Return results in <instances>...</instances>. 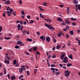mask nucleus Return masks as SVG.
<instances>
[{
  "label": "nucleus",
  "mask_w": 80,
  "mask_h": 80,
  "mask_svg": "<svg viewBox=\"0 0 80 80\" xmlns=\"http://www.w3.org/2000/svg\"><path fill=\"white\" fill-rule=\"evenodd\" d=\"M45 25L46 27H48V28L50 30L52 29V30H54L55 29V28L53 27V26H51L48 23H45Z\"/></svg>",
  "instance_id": "f257e3e1"
},
{
  "label": "nucleus",
  "mask_w": 80,
  "mask_h": 80,
  "mask_svg": "<svg viewBox=\"0 0 80 80\" xmlns=\"http://www.w3.org/2000/svg\"><path fill=\"white\" fill-rule=\"evenodd\" d=\"M20 23L21 24V25H22L23 24L22 21H21L20 22Z\"/></svg>",
  "instance_id": "338daca9"
},
{
  "label": "nucleus",
  "mask_w": 80,
  "mask_h": 80,
  "mask_svg": "<svg viewBox=\"0 0 80 80\" xmlns=\"http://www.w3.org/2000/svg\"><path fill=\"white\" fill-rule=\"evenodd\" d=\"M36 54H38V55H40V53L38 51L36 52Z\"/></svg>",
  "instance_id": "8fccbe9b"
},
{
  "label": "nucleus",
  "mask_w": 80,
  "mask_h": 80,
  "mask_svg": "<svg viewBox=\"0 0 80 80\" xmlns=\"http://www.w3.org/2000/svg\"><path fill=\"white\" fill-rule=\"evenodd\" d=\"M60 72H56V76L59 75L60 74Z\"/></svg>",
  "instance_id": "c756f323"
},
{
  "label": "nucleus",
  "mask_w": 80,
  "mask_h": 80,
  "mask_svg": "<svg viewBox=\"0 0 80 80\" xmlns=\"http://www.w3.org/2000/svg\"><path fill=\"white\" fill-rule=\"evenodd\" d=\"M32 41V40L31 39H30V38H28L27 39V41H29V42H31Z\"/></svg>",
  "instance_id": "5701e85b"
},
{
  "label": "nucleus",
  "mask_w": 80,
  "mask_h": 80,
  "mask_svg": "<svg viewBox=\"0 0 80 80\" xmlns=\"http://www.w3.org/2000/svg\"><path fill=\"white\" fill-rule=\"evenodd\" d=\"M35 21L34 20H31V21H30V24H32Z\"/></svg>",
  "instance_id": "72a5a7b5"
},
{
  "label": "nucleus",
  "mask_w": 80,
  "mask_h": 80,
  "mask_svg": "<svg viewBox=\"0 0 80 80\" xmlns=\"http://www.w3.org/2000/svg\"><path fill=\"white\" fill-rule=\"evenodd\" d=\"M13 64L15 65L17 63V62L16 60H14L13 62Z\"/></svg>",
  "instance_id": "2eb2a0df"
},
{
  "label": "nucleus",
  "mask_w": 80,
  "mask_h": 80,
  "mask_svg": "<svg viewBox=\"0 0 80 80\" xmlns=\"http://www.w3.org/2000/svg\"><path fill=\"white\" fill-rule=\"evenodd\" d=\"M12 14L14 15V16H16V14L15 13V12H13H13L12 13Z\"/></svg>",
  "instance_id": "ea45409f"
},
{
  "label": "nucleus",
  "mask_w": 80,
  "mask_h": 80,
  "mask_svg": "<svg viewBox=\"0 0 80 80\" xmlns=\"http://www.w3.org/2000/svg\"><path fill=\"white\" fill-rule=\"evenodd\" d=\"M5 39L6 40H9L11 39V38L10 37H9V38L5 37Z\"/></svg>",
  "instance_id": "c9c22d12"
},
{
  "label": "nucleus",
  "mask_w": 80,
  "mask_h": 80,
  "mask_svg": "<svg viewBox=\"0 0 80 80\" xmlns=\"http://www.w3.org/2000/svg\"><path fill=\"white\" fill-rule=\"evenodd\" d=\"M16 67H19V64L17 63L16 64Z\"/></svg>",
  "instance_id": "de8ad7c7"
},
{
  "label": "nucleus",
  "mask_w": 80,
  "mask_h": 80,
  "mask_svg": "<svg viewBox=\"0 0 80 80\" xmlns=\"http://www.w3.org/2000/svg\"><path fill=\"white\" fill-rule=\"evenodd\" d=\"M59 6L61 8H62L63 7L64 5H59Z\"/></svg>",
  "instance_id": "4d7b16f0"
},
{
  "label": "nucleus",
  "mask_w": 80,
  "mask_h": 80,
  "mask_svg": "<svg viewBox=\"0 0 80 80\" xmlns=\"http://www.w3.org/2000/svg\"><path fill=\"white\" fill-rule=\"evenodd\" d=\"M11 79L12 80H14L16 79V78L14 76H12L11 77Z\"/></svg>",
  "instance_id": "dca6fc26"
},
{
  "label": "nucleus",
  "mask_w": 80,
  "mask_h": 80,
  "mask_svg": "<svg viewBox=\"0 0 80 80\" xmlns=\"http://www.w3.org/2000/svg\"><path fill=\"white\" fill-rule=\"evenodd\" d=\"M6 57L8 60H10L11 59V58H9V57L8 56H6Z\"/></svg>",
  "instance_id": "cd10ccee"
},
{
  "label": "nucleus",
  "mask_w": 80,
  "mask_h": 80,
  "mask_svg": "<svg viewBox=\"0 0 80 80\" xmlns=\"http://www.w3.org/2000/svg\"><path fill=\"white\" fill-rule=\"evenodd\" d=\"M11 52V53H9V54L10 55H14V53L13 52V51H12Z\"/></svg>",
  "instance_id": "a878e982"
},
{
  "label": "nucleus",
  "mask_w": 80,
  "mask_h": 80,
  "mask_svg": "<svg viewBox=\"0 0 80 80\" xmlns=\"http://www.w3.org/2000/svg\"><path fill=\"white\" fill-rule=\"evenodd\" d=\"M72 65V64L71 63H68L67 64V66L68 67H70Z\"/></svg>",
  "instance_id": "f704fd0d"
},
{
  "label": "nucleus",
  "mask_w": 80,
  "mask_h": 80,
  "mask_svg": "<svg viewBox=\"0 0 80 80\" xmlns=\"http://www.w3.org/2000/svg\"><path fill=\"white\" fill-rule=\"evenodd\" d=\"M47 62L48 63V67H50V64L49 63V62Z\"/></svg>",
  "instance_id": "13d9d810"
},
{
  "label": "nucleus",
  "mask_w": 80,
  "mask_h": 80,
  "mask_svg": "<svg viewBox=\"0 0 80 80\" xmlns=\"http://www.w3.org/2000/svg\"><path fill=\"white\" fill-rule=\"evenodd\" d=\"M58 36L59 37H61V35H60V34H59V33L58 34Z\"/></svg>",
  "instance_id": "0e129e2a"
},
{
  "label": "nucleus",
  "mask_w": 80,
  "mask_h": 80,
  "mask_svg": "<svg viewBox=\"0 0 80 80\" xmlns=\"http://www.w3.org/2000/svg\"><path fill=\"white\" fill-rule=\"evenodd\" d=\"M69 32L70 34L72 35L73 34V30H72V31H70Z\"/></svg>",
  "instance_id": "412c9836"
},
{
  "label": "nucleus",
  "mask_w": 80,
  "mask_h": 80,
  "mask_svg": "<svg viewBox=\"0 0 80 80\" xmlns=\"http://www.w3.org/2000/svg\"><path fill=\"white\" fill-rule=\"evenodd\" d=\"M71 20H72V21H74V20H77V19L76 18H71Z\"/></svg>",
  "instance_id": "c85d7f7f"
},
{
  "label": "nucleus",
  "mask_w": 80,
  "mask_h": 80,
  "mask_svg": "<svg viewBox=\"0 0 80 80\" xmlns=\"http://www.w3.org/2000/svg\"><path fill=\"white\" fill-rule=\"evenodd\" d=\"M55 47H54L53 48H52V50L53 51H54L55 50Z\"/></svg>",
  "instance_id": "680f3d73"
},
{
  "label": "nucleus",
  "mask_w": 80,
  "mask_h": 80,
  "mask_svg": "<svg viewBox=\"0 0 80 80\" xmlns=\"http://www.w3.org/2000/svg\"><path fill=\"white\" fill-rule=\"evenodd\" d=\"M21 13L23 15L25 16V13H24V11L22 10V13Z\"/></svg>",
  "instance_id": "2f4dec72"
},
{
  "label": "nucleus",
  "mask_w": 80,
  "mask_h": 80,
  "mask_svg": "<svg viewBox=\"0 0 80 80\" xmlns=\"http://www.w3.org/2000/svg\"><path fill=\"white\" fill-rule=\"evenodd\" d=\"M65 56V54H63L61 56V59L62 60H63V58L64 57V56Z\"/></svg>",
  "instance_id": "9d476101"
},
{
  "label": "nucleus",
  "mask_w": 80,
  "mask_h": 80,
  "mask_svg": "<svg viewBox=\"0 0 80 80\" xmlns=\"http://www.w3.org/2000/svg\"><path fill=\"white\" fill-rule=\"evenodd\" d=\"M23 77V75H22L20 77H19V79H20L21 78Z\"/></svg>",
  "instance_id": "a18cd8bd"
},
{
  "label": "nucleus",
  "mask_w": 80,
  "mask_h": 80,
  "mask_svg": "<svg viewBox=\"0 0 80 80\" xmlns=\"http://www.w3.org/2000/svg\"><path fill=\"white\" fill-rule=\"evenodd\" d=\"M69 58H71V59L73 60V57H72V54H71L69 56Z\"/></svg>",
  "instance_id": "393cba45"
},
{
  "label": "nucleus",
  "mask_w": 80,
  "mask_h": 80,
  "mask_svg": "<svg viewBox=\"0 0 80 80\" xmlns=\"http://www.w3.org/2000/svg\"><path fill=\"white\" fill-rule=\"evenodd\" d=\"M65 73L66 74H65V77H67V76H69V74L70 73V71H68V70H66L65 71Z\"/></svg>",
  "instance_id": "f03ea898"
},
{
  "label": "nucleus",
  "mask_w": 80,
  "mask_h": 80,
  "mask_svg": "<svg viewBox=\"0 0 80 80\" xmlns=\"http://www.w3.org/2000/svg\"><path fill=\"white\" fill-rule=\"evenodd\" d=\"M8 79H10V75L9 74H8Z\"/></svg>",
  "instance_id": "5fc2aeb1"
},
{
  "label": "nucleus",
  "mask_w": 80,
  "mask_h": 80,
  "mask_svg": "<svg viewBox=\"0 0 80 80\" xmlns=\"http://www.w3.org/2000/svg\"><path fill=\"white\" fill-rule=\"evenodd\" d=\"M37 49V47L35 46V47H34V48H33V50L34 51H35Z\"/></svg>",
  "instance_id": "4be33fe9"
},
{
  "label": "nucleus",
  "mask_w": 80,
  "mask_h": 80,
  "mask_svg": "<svg viewBox=\"0 0 80 80\" xmlns=\"http://www.w3.org/2000/svg\"><path fill=\"white\" fill-rule=\"evenodd\" d=\"M22 44V42L20 40H18L17 42V43H16V44L17 45H18L19 44Z\"/></svg>",
  "instance_id": "0eeeda50"
},
{
  "label": "nucleus",
  "mask_w": 80,
  "mask_h": 80,
  "mask_svg": "<svg viewBox=\"0 0 80 80\" xmlns=\"http://www.w3.org/2000/svg\"><path fill=\"white\" fill-rule=\"evenodd\" d=\"M27 72L28 75H30V74L29 73V71H28Z\"/></svg>",
  "instance_id": "e2e57ef3"
},
{
  "label": "nucleus",
  "mask_w": 80,
  "mask_h": 80,
  "mask_svg": "<svg viewBox=\"0 0 80 80\" xmlns=\"http://www.w3.org/2000/svg\"><path fill=\"white\" fill-rule=\"evenodd\" d=\"M68 20H65V22L66 23H67V22H68Z\"/></svg>",
  "instance_id": "bf43d9fd"
},
{
  "label": "nucleus",
  "mask_w": 80,
  "mask_h": 80,
  "mask_svg": "<svg viewBox=\"0 0 80 80\" xmlns=\"http://www.w3.org/2000/svg\"><path fill=\"white\" fill-rule=\"evenodd\" d=\"M5 60L4 61V62L6 63H7L8 64H9V61L8 60H7V59H6V58H4Z\"/></svg>",
  "instance_id": "20e7f679"
},
{
  "label": "nucleus",
  "mask_w": 80,
  "mask_h": 80,
  "mask_svg": "<svg viewBox=\"0 0 80 80\" xmlns=\"http://www.w3.org/2000/svg\"><path fill=\"white\" fill-rule=\"evenodd\" d=\"M27 18L28 19H30V15H28L27 17Z\"/></svg>",
  "instance_id": "3c124183"
},
{
  "label": "nucleus",
  "mask_w": 80,
  "mask_h": 80,
  "mask_svg": "<svg viewBox=\"0 0 80 80\" xmlns=\"http://www.w3.org/2000/svg\"><path fill=\"white\" fill-rule=\"evenodd\" d=\"M80 45V40L78 41V45Z\"/></svg>",
  "instance_id": "774afa93"
},
{
  "label": "nucleus",
  "mask_w": 80,
  "mask_h": 80,
  "mask_svg": "<svg viewBox=\"0 0 80 80\" xmlns=\"http://www.w3.org/2000/svg\"><path fill=\"white\" fill-rule=\"evenodd\" d=\"M9 11L11 14H12V12H14V10L13 8H10Z\"/></svg>",
  "instance_id": "ddd939ff"
},
{
  "label": "nucleus",
  "mask_w": 80,
  "mask_h": 80,
  "mask_svg": "<svg viewBox=\"0 0 80 80\" xmlns=\"http://www.w3.org/2000/svg\"><path fill=\"white\" fill-rule=\"evenodd\" d=\"M73 2L75 4H78V1H77L76 0H74L73 1Z\"/></svg>",
  "instance_id": "f3484780"
},
{
  "label": "nucleus",
  "mask_w": 80,
  "mask_h": 80,
  "mask_svg": "<svg viewBox=\"0 0 80 80\" xmlns=\"http://www.w3.org/2000/svg\"><path fill=\"white\" fill-rule=\"evenodd\" d=\"M66 29H67V30L69 29V26L67 25L66 26Z\"/></svg>",
  "instance_id": "a19ab883"
},
{
  "label": "nucleus",
  "mask_w": 80,
  "mask_h": 80,
  "mask_svg": "<svg viewBox=\"0 0 80 80\" xmlns=\"http://www.w3.org/2000/svg\"><path fill=\"white\" fill-rule=\"evenodd\" d=\"M23 26H21L20 28V29H21V31H22V30H23Z\"/></svg>",
  "instance_id": "58836bf2"
},
{
  "label": "nucleus",
  "mask_w": 80,
  "mask_h": 80,
  "mask_svg": "<svg viewBox=\"0 0 80 80\" xmlns=\"http://www.w3.org/2000/svg\"><path fill=\"white\" fill-rule=\"evenodd\" d=\"M7 13L8 17L11 16V13L9 12V11H7Z\"/></svg>",
  "instance_id": "1a4fd4ad"
},
{
  "label": "nucleus",
  "mask_w": 80,
  "mask_h": 80,
  "mask_svg": "<svg viewBox=\"0 0 80 80\" xmlns=\"http://www.w3.org/2000/svg\"><path fill=\"white\" fill-rule=\"evenodd\" d=\"M21 27V25H20V24H19L17 26V28H18V30H20V27Z\"/></svg>",
  "instance_id": "4468645a"
},
{
  "label": "nucleus",
  "mask_w": 80,
  "mask_h": 80,
  "mask_svg": "<svg viewBox=\"0 0 80 80\" xmlns=\"http://www.w3.org/2000/svg\"><path fill=\"white\" fill-rule=\"evenodd\" d=\"M57 20L59 22H62V19L61 18H58Z\"/></svg>",
  "instance_id": "9b49d317"
},
{
  "label": "nucleus",
  "mask_w": 80,
  "mask_h": 80,
  "mask_svg": "<svg viewBox=\"0 0 80 80\" xmlns=\"http://www.w3.org/2000/svg\"><path fill=\"white\" fill-rule=\"evenodd\" d=\"M10 2V1L9 0L7 1H6L5 3L6 4H8V5L9 4H10L11 3Z\"/></svg>",
  "instance_id": "a211bd4d"
},
{
  "label": "nucleus",
  "mask_w": 80,
  "mask_h": 80,
  "mask_svg": "<svg viewBox=\"0 0 80 80\" xmlns=\"http://www.w3.org/2000/svg\"><path fill=\"white\" fill-rule=\"evenodd\" d=\"M6 15H5V13H3L2 14V16L3 17H5Z\"/></svg>",
  "instance_id": "052dcab7"
},
{
  "label": "nucleus",
  "mask_w": 80,
  "mask_h": 80,
  "mask_svg": "<svg viewBox=\"0 0 80 80\" xmlns=\"http://www.w3.org/2000/svg\"><path fill=\"white\" fill-rule=\"evenodd\" d=\"M22 68L23 69V70H26V69L25 68V66H23V65L22 66Z\"/></svg>",
  "instance_id": "aec40b11"
},
{
  "label": "nucleus",
  "mask_w": 80,
  "mask_h": 80,
  "mask_svg": "<svg viewBox=\"0 0 80 80\" xmlns=\"http://www.w3.org/2000/svg\"><path fill=\"white\" fill-rule=\"evenodd\" d=\"M23 24H24V25H26V24H27V22H26V21H24L23 22Z\"/></svg>",
  "instance_id": "603ef678"
},
{
  "label": "nucleus",
  "mask_w": 80,
  "mask_h": 80,
  "mask_svg": "<svg viewBox=\"0 0 80 80\" xmlns=\"http://www.w3.org/2000/svg\"><path fill=\"white\" fill-rule=\"evenodd\" d=\"M73 26H75L76 25V23L75 22H73L72 24Z\"/></svg>",
  "instance_id": "37998d69"
},
{
  "label": "nucleus",
  "mask_w": 80,
  "mask_h": 80,
  "mask_svg": "<svg viewBox=\"0 0 80 80\" xmlns=\"http://www.w3.org/2000/svg\"><path fill=\"white\" fill-rule=\"evenodd\" d=\"M32 48H30V49H29L28 51H29V52H31V51H32Z\"/></svg>",
  "instance_id": "864d4df0"
},
{
  "label": "nucleus",
  "mask_w": 80,
  "mask_h": 80,
  "mask_svg": "<svg viewBox=\"0 0 80 80\" xmlns=\"http://www.w3.org/2000/svg\"><path fill=\"white\" fill-rule=\"evenodd\" d=\"M61 48V46L60 45H57V46L56 47V49H59Z\"/></svg>",
  "instance_id": "6ab92c4d"
},
{
  "label": "nucleus",
  "mask_w": 80,
  "mask_h": 80,
  "mask_svg": "<svg viewBox=\"0 0 80 80\" xmlns=\"http://www.w3.org/2000/svg\"><path fill=\"white\" fill-rule=\"evenodd\" d=\"M19 3L21 4H22V1L21 0H20L19 2Z\"/></svg>",
  "instance_id": "49530a36"
},
{
  "label": "nucleus",
  "mask_w": 80,
  "mask_h": 80,
  "mask_svg": "<svg viewBox=\"0 0 80 80\" xmlns=\"http://www.w3.org/2000/svg\"><path fill=\"white\" fill-rule=\"evenodd\" d=\"M67 57H65L64 59V60L63 61V62L66 63L68 62V59Z\"/></svg>",
  "instance_id": "7ed1b4c3"
},
{
  "label": "nucleus",
  "mask_w": 80,
  "mask_h": 80,
  "mask_svg": "<svg viewBox=\"0 0 80 80\" xmlns=\"http://www.w3.org/2000/svg\"><path fill=\"white\" fill-rule=\"evenodd\" d=\"M23 33V35H25V34H27V31L25 30L22 31Z\"/></svg>",
  "instance_id": "f8f14e48"
},
{
  "label": "nucleus",
  "mask_w": 80,
  "mask_h": 80,
  "mask_svg": "<svg viewBox=\"0 0 80 80\" xmlns=\"http://www.w3.org/2000/svg\"><path fill=\"white\" fill-rule=\"evenodd\" d=\"M46 40L48 42H49L50 41L51 39L49 36H47L46 38Z\"/></svg>",
  "instance_id": "423d86ee"
},
{
  "label": "nucleus",
  "mask_w": 80,
  "mask_h": 80,
  "mask_svg": "<svg viewBox=\"0 0 80 80\" xmlns=\"http://www.w3.org/2000/svg\"><path fill=\"white\" fill-rule=\"evenodd\" d=\"M40 16L42 18H44V17L41 13L40 14Z\"/></svg>",
  "instance_id": "b1692460"
},
{
  "label": "nucleus",
  "mask_w": 80,
  "mask_h": 80,
  "mask_svg": "<svg viewBox=\"0 0 80 80\" xmlns=\"http://www.w3.org/2000/svg\"><path fill=\"white\" fill-rule=\"evenodd\" d=\"M69 8L68 7V9H67V12L68 14H69Z\"/></svg>",
  "instance_id": "bb28decb"
},
{
  "label": "nucleus",
  "mask_w": 80,
  "mask_h": 80,
  "mask_svg": "<svg viewBox=\"0 0 80 80\" xmlns=\"http://www.w3.org/2000/svg\"><path fill=\"white\" fill-rule=\"evenodd\" d=\"M45 37H44V36H41L40 38V39H42L43 41H45Z\"/></svg>",
  "instance_id": "39448f33"
},
{
  "label": "nucleus",
  "mask_w": 80,
  "mask_h": 80,
  "mask_svg": "<svg viewBox=\"0 0 80 80\" xmlns=\"http://www.w3.org/2000/svg\"><path fill=\"white\" fill-rule=\"evenodd\" d=\"M51 70H52V71H53L54 70H55V68H51Z\"/></svg>",
  "instance_id": "69168bd1"
},
{
  "label": "nucleus",
  "mask_w": 80,
  "mask_h": 80,
  "mask_svg": "<svg viewBox=\"0 0 80 80\" xmlns=\"http://www.w3.org/2000/svg\"><path fill=\"white\" fill-rule=\"evenodd\" d=\"M19 72L20 73H22V71H23V69L22 68V67H21V68H20L19 69Z\"/></svg>",
  "instance_id": "6e6552de"
},
{
  "label": "nucleus",
  "mask_w": 80,
  "mask_h": 80,
  "mask_svg": "<svg viewBox=\"0 0 80 80\" xmlns=\"http://www.w3.org/2000/svg\"><path fill=\"white\" fill-rule=\"evenodd\" d=\"M10 8L9 7H8L7 8V10H10Z\"/></svg>",
  "instance_id": "6e6d98bb"
},
{
  "label": "nucleus",
  "mask_w": 80,
  "mask_h": 80,
  "mask_svg": "<svg viewBox=\"0 0 80 80\" xmlns=\"http://www.w3.org/2000/svg\"><path fill=\"white\" fill-rule=\"evenodd\" d=\"M56 40H55V38H54L53 39V42H54L55 43L56 42Z\"/></svg>",
  "instance_id": "79ce46f5"
},
{
  "label": "nucleus",
  "mask_w": 80,
  "mask_h": 80,
  "mask_svg": "<svg viewBox=\"0 0 80 80\" xmlns=\"http://www.w3.org/2000/svg\"><path fill=\"white\" fill-rule=\"evenodd\" d=\"M66 37L67 39H68V38H69V36L68 33H66Z\"/></svg>",
  "instance_id": "c03bdc74"
},
{
  "label": "nucleus",
  "mask_w": 80,
  "mask_h": 80,
  "mask_svg": "<svg viewBox=\"0 0 80 80\" xmlns=\"http://www.w3.org/2000/svg\"><path fill=\"white\" fill-rule=\"evenodd\" d=\"M38 69H35L34 72V74H36L37 72Z\"/></svg>",
  "instance_id": "7c9ffc66"
},
{
  "label": "nucleus",
  "mask_w": 80,
  "mask_h": 80,
  "mask_svg": "<svg viewBox=\"0 0 80 80\" xmlns=\"http://www.w3.org/2000/svg\"><path fill=\"white\" fill-rule=\"evenodd\" d=\"M59 33L60 34L61 36L62 35H63L64 36V34L62 32H60Z\"/></svg>",
  "instance_id": "e433bc0d"
},
{
  "label": "nucleus",
  "mask_w": 80,
  "mask_h": 80,
  "mask_svg": "<svg viewBox=\"0 0 80 80\" xmlns=\"http://www.w3.org/2000/svg\"><path fill=\"white\" fill-rule=\"evenodd\" d=\"M2 26H0V32L2 31Z\"/></svg>",
  "instance_id": "09e8293b"
},
{
  "label": "nucleus",
  "mask_w": 80,
  "mask_h": 80,
  "mask_svg": "<svg viewBox=\"0 0 80 80\" xmlns=\"http://www.w3.org/2000/svg\"><path fill=\"white\" fill-rule=\"evenodd\" d=\"M42 4L44 6H47V3H46V2L43 3Z\"/></svg>",
  "instance_id": "473e14b6"
},
{
  "label": "nucleus",
  "mask_w": 80,
  "mask_h": 80,
  "mask_svg": "<svg viewBox=\"0 0 80 80\" xmlns=\"http://www.w3.org/2000/svg\"><path fill=\"white\" fill-rule=\"evenodd\" d=\"M19 46L18 45H16L15 47V48H16L17 49H18V48H19Z\"/></svg>",
  "instance_id": "4c0bfd02"
}]
</instances>
